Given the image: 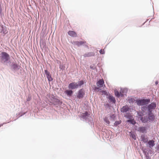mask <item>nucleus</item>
Masks as SVG:
<instances>
[{
    "mask_svg": "<svg viewBox=\"0 0 159 159\" xmlns=\"http://www.w3.org/2000/svg\"><path fill=\"white\" fill-rule=\"evenodd\" d=\"M85 80H81L77 82H72L69 84L68 88L72 90L80 88L84 84Z\"/></svg>",
    "mask_w": 159,
    "mask_h": 159,
    "instance_id": "nucleus-1",
    "label": "nucleus"
},
{
    "mask_svg": "<svg viewBox=\"0 0 159 159\" xmlns=\"http://www.w3.org/2000/svg\"><path fill=\"white\" fill-rule=\"evenodd\" d=\"M0 60L2 63H7L6 65L7 66L8 64L11 63L10 55L5 52H3L1 53Z\"/></svg>",
    "mask_w": 159,
    "mask_h": 159,
    "instance_id": "nucleus-2",
    "label": "nucleus"
},
{
    "mask_svg": "<svg viewBox=\"0 0 159 159\" xmlns=\"http://www.w3.org/2000/svg\"><path fill=\"white\" fill-rule=\"evenodd\" d=\"M141 111L139 110L137 111V116H136V117L140 120L142 123H143L145 117L144 115H146L147 113L145 112L146 110L143 107H141Z\"/></svg>",
    "mask_w": 159,
    "mask_h": 159,
    "instance_id": "nucleus-3",
    "label": "nucleus"
},
{
    "mask_svg": "<svg viewBox=\"0 0 159 159\" xmlns=\"http://www.w3.org/2000/svg\"><path fill=\"white\" fill-rule=\"evenodd\" d=\"M147 116H145L143 123H147L153 121L155 119V116L152 111H148Z\"/></svg>",
    "mask_w": 159,
    "mask_h": 159,
    "instance_id": "nucleus-4",
    "label": "nucleus"
},
{
    "mask_svg": "<svg viewBox=\"0 0 159 159\" xmlns=\"http://www.w3.org/2000/svg\"><path fill=\"white\" fill-rule=\"evenodd\" d=\"M137 104L139 106L143 107L150 102V98H143L141 99H137Z\"/></svg>",
    "mask_w": 159,
    "mask_h": 159,
    "instance_id": "nucleus-5",
    "label": "nucleus"
},
{
    "mask_svg": "<svg viewBox=\"0 0 159 159\" xmlns=\"http://www.w3.org/2000/svg\"><path fill=\"white\" fill-rule=\"evenodd\" d=\"M85 95V91L83 88L79 89L76 94L75 98L80 99L83 98Z\"/></svg>",
    "mask_w": 159,
    "mask_h": 159,
    "instance_id": "nucleus-6",
    "label": "nucleus"
},
{
    "mask_svg": "<svg viewBox=\"0 0 159 159\" xmlns=\"http://www.w3.org/2000/svg\"><path fill=\"white\" fill-rule=\"evenodd\" d=\"M11 64H9V66L11 70L14 72L18 70L21 67V66L18 64L14 61L11 62Z\"/></svg>",
    "mask_w": 159,
    "mask_h": 159,
    "instance_id": "nucleus-7",
    "label": "nucleus"
},
{
    "mask_svg": "<svg viewBox=\"0 0 159 159\" xmlns=\"http://www.w3.org/2000/svg\"><path fill=\"white\" fill-rule=\"evenodd\" d=\"M146 111H152L156 107V104L155 102H151L149 104H147L143 106Z\"/></svg>",
    "mask_w": 159,
    "mask_h": 159,
    "instance_id": "nucleus-8",
    "label": "nucleus"
},
{
    "mask_svg": "<svg viewBox=\"0 0 159 159\" xmlns=\"http://www.w3.org/2000/svg\"><path fill=\"white\" fill-rule=\"evenodd\" d=\"M50 98L52 101V103L54 105H62V102L59 99L55 98L53 94H52L50 97Z\"/></svg>",
    "mask_w": 159,
    "mask_h": 159,
    "instance_id": "nucleus-9",
    "label": "nucleus"
},
{
    "mask_svg": "<svg viewBox=\"0 0 159 159\" xmlns=\"http://www.w3.org/2000/svg\"><path fill=\"white\" fill-rule=\"evenodd\" d=\"M150 127V125L148 124L147 125L145 126H140L138 128V131L142 133H147L148 128Z\"/></svg>",
    "mask_w": 159,
    "mask_h": 159,
    "instance_id": "nucleus-10",
    "label": "nucleus"
},
{
    "mask_svg": "<svg viewBox=\"0 0 159 159\" xmlns=\"http://www.w3.org/2000/svg\"><path fill=\"white\" fill-rule=\"evenodd\" d=\"M86 122L88 123L90 127L93 128L94 127V124L93 118L90 116L85 120Z\"/></svg>",
    "mask_w": 159,
    "mask_h": 159,
    "instance_id": "nucleus-11",
    "label": "nucleus"
},
{
    "mask_svg": "<svg viewBox=\"0 0 159 159\" xmlns=\"http://www.w3.org/2000/svg\"><path fill=\"white\" fill-rule=\"evenodd\" d=\"M44 73L46 76L48 81L49 82H51L53 80V78L51 76L50 72L48 71L47 69L45 70Z\"/></svg>",
    "mask_w": 159,
    "mask_h": 159,
    "instance_id": "nucleus-12",
    "label": "nucleus"
},
{
    "mask_svg": "<svg viewBox=\"0 0 159 159\" xmlns=\"http://www.w3.org/2000/svg\"><path fill=\"white\" fill-rule=\"evenodd\" d=\"M130 109L129 107L128 106L126 105L125 106H123L120 109V112L122 113H127L128 111H129Z\"/></svg>",
    "mask_w": 159,
    "mask_h": 159,
    "instance_id": "nucleus-13",
    "label": "nucleus"
},
{
    "mask_svg": "<svg viewBox=\"0 0 159 159\" xmlns=\"http://www.w3.org/2000/svg\"><path fill=\"white\" fill-rule=\"evenodd\" d=\"M86 43V42L85 41H73V42H71V43L72 44L77 46L78 47H80L83 44Z\"/></svg>",
    "mask_w": 159,
    "mask_h": 159,
    "instance_id": "nucleus-14",
    "label": "nucleus"
},
{
    "mask_svg": "<svg viewBox=\"0 0 159 159\" xmlns=\"http://www.w3.org/2000/svg\"><path fill=\"white\" fill-rule=\"evenodd\" d=\"M67 97H71L74 93V91L71 89H66L64 92Z\"/></svg>",
    "mask_w": 159,
    "mask_h": 159,
    "instance_id": "nucleus-15",
    "label": "nucleus"
},
{
    "mask_svg": "<svg viewBox=\"0 0 159 159\" xmlns=\"http://www.w3.org/2000/svg\"><path fill=\"white\" fill-rule=\"evenodd\" d=\"M90 115V114L87 111H85L84 113H82L81 115V118L86 120Z\"/></svg>",
    "mask_w": 159,
    "mask_h": 159,
    "instance_id": "nucleus-16",
    "label": "nucleus"
},
{
    "mask_svg": "<svg viewBox=\"0 0 159 159\" xmlns=\"http://www.w3.org/2000/svg\"><path fill=\"white\" fill-rule=\"evenodd\" d=\"M0 27L1 30L0 33H2L4 34H5L7 33L8 31L7 30V28L6 26L2 25H0Z\"/></svg>",
    "mask_w": 159,
    "mask_h": 159,
    "instance_id": "nucleus-17",
    "label": "nucleus"
},
{
    "mask_svg": "<svg viewBox=\"0 0 159 159\" xmlns=\"http://www.w3.org/2000/svg\"><path fill=\"white\" fill-rule=\"evenodd\" d=\"M114 92L115 96L116 97L119 98L120 97H124V95L121 93L120 91L119 92L117 89H115Z\"/></svg>",
    "mask_w": 159,
    "mask_h": 159,
    "instance_id": "nucleus-18",
    "label": "nucleus"
},
{
    "mask_svg": "<svg viewBox=\"0 0 159 159\" xmlns=\"http://www.w3.org/2000/svg\"><path fill=\"white\" fill-rule=\"evenodd\" d=\"M67 34L69 35L72 37H77V34L76 32L74 31L69 30Z\"/></svg>",
    "mask_w": 159,
    "mask_h": 159,
    "instance_id": "nucleus-19",
    "label": "nucleus"
},
{
    "mask_svg": "<svg viewBox=\"0 0 159 159\" xmlns=\"http://www.w3.org/2000/svg\"><path fill=\"white\" fill-rule=\"evenodd\" d=\"M107 98L110 101V102H111L112 103H115L116 100L114 97L112 96H111L109 94V96L107 97Z\"/></svg>",
    "mask_w": 159,
    "mask_h": 159,
    "instance_id": "nucleus-20",
    "label": "nucleus"
},
{
    "mask_svg": "<svg viewBox=\"0 0 159 159\" xmlns=\"http://www.w3.org/2000/svg\"><path fill=\"white\" fill-rule=\"evenodd\" d=\"M95 55V53L93 52H90L84 54L83 56L84 57H93Z\"/></svg>",
    "mask_w": 159,
    "mask_h": 159,
    "instance_id": "nucleus-21",
    "label": "nucleus"
},
{
    "mask_svg": "<svg viewBox=\"0 0 159 159\" xmlns=\"http://www.w3.org/2000/svg\"><path fill=\"white\" fill-rule=\"evenodd\" d=\"M104 83V81L103 80H99L96 83L97 86L100 88H102Z\"/></svg>",
    "mask_w": 159,
    "mask_h": 159,
    "instance_id": "nucleus-22",
    "label": "nucleus"
},
{
    "mask_svg": "<svg viewBox=\"0 0 159 159\" xmlns=\"http://www.w3.org/2000/svg\"><path fill=\"white\" fill-rule=\"evenodd\" d=\"M148 146L150 148H152L155 145V141L153 140H149L148 143Z\"/></svg>",
    "mask_w": 159,
    "mask_h": 159,
    "instance_id": "nucleus-23",
    "label": "nucleus"
},
{
    "mask_svg": "<svg viewBox=\"0 0 159 159\" xmlns=\"http://www.w3.org/2000/svg\"><path fill=\"white\" fill-rule=\"evenodd\" d=\"M140 139L141 141L144 143H147L148 141L147 138H145V135L143 134L141 135Z\"/></svg>",
    "mask_w": 159,
    "mask_h": 159,
    "instance_id": "nucleus-24",
    "label": "nucleus"
},
{
    "mask_svg": "<svg viewBox=\"0 0 159 159\" xmlns=\"http://www.w3.org/2000/svg\"><path fill=\"white\" fill-rule=\"evenodd\" d=\"M27 111L23 112V111H21L20 112L16 114L17 119L19 118L21 116L26 114Z\"/></svg>",
    "mask_w": 159,
    "mask_h": 159,
    "instance_id": "nucleus-25",
    "label": "nucleus"
},
{
    "mask_svg": "<svg viewBox=\"0 0 159 159\" xmlns=\"http://www.w3.org/2000/svg\"><path fill=\"white\" fill-rule=\"evenodd\" d=\"M120 92L121 93L123 94L124 95V96L125 95V96H127L126 94L128 92V90L127 88H124L123 89H120Z\"/></svg>",
    "mask_w": 159,
    "mask_h": 159,
    "instance_id": "nucleus-26",
    "label": "nucleus"
},
{
    "mask_svg": "<svg viewBox=\"0 0 159 159\" xmlns=\"http://www.w3.org/2000/svg\"><path fill=\"white\" fill-rule=\"evenodd\" d=\"M124 117L129 120H131L132 118V116L130 114L129 112L126 113V115L124 116Z\"/></svg>",
    "mask_w": 159,
    "mask_h": 159,
    "instance_id": "nucleus-27",
    "label": "nucleus"
},
{
    "mask_svg": "<svg viewBox=\"0 0 159 159\" xmlns=\"http://www.w3.org/2000/svg\"><path fill=\"white\" fill-rule=\"evenodd\" d=\"M126 122L129 123L133 125H135L137 123L136 121L134 119L131 120H128L126 121Z\"/></svg>",
    "mask_w": 159,
    "mask_h": 159,
    "instance_id": "nucleus-28",
    "label": "nucleus"
},
{
    "mask_svg": "<svg viewBox=\"0 0 159 159\" xmlns=\"http://www.w3.org/2000/svg\"><path fill=\"white\" fill-rule=\"evenodd\" d=\"M137 99H135L133 98H130L128 99V102L129 103H133L134 102H135L137 103Z\"/></svg>",
    "mask_w": 159,
    "mask_h": 159,
    "instance_id": "nucleus-29",
    "label": "nucleus"
},
{
    "mask_svg": "<svg viewBox=\"0 0 159 159\" xmlns=\"http://www.w3.org/2000/svg\"><path fill=\"white\" fill-rule=\"evenodd\" d=\"M92 88L94 92H96L97 90L100 91L101 90L100 88L96 87L95 85H94L93 87H92Z\"/></svg>",
    "mask_w": 159,
    "mask_h": 159,
    "instance_id": "nucleus-30",
    "label": "nucleus"
},
{
    "mask_svg": "<svg viewBox=\"0 0 159 159\" xmlns=\"http://www.w3.org/2000/svg\"><path fill=\"white\" fill-rule=\"evenodd\" d=\"M121 122L122 121L121 120L116 121L114 123V125L116 127L120 124L121 123Z\"/></svg>",
    "mask_w": 159,
    "mask_h": 159,
    "instance_id": "nucleus-31",
    "label": "nucleus"
},
{
    "mask_svg": "<svg viewBox=\"0 0 159 159\" xmlns=\"http://www.w3.org/2000/svg\"><path fill=\"white\" fill-rule=\"evenodd\" d=\"M130 136L134 140L136 139V135L133 132L130 133Z\"/></svg>",
    "mask_w": 159,
    "mask_h": 159,
    "instance_id": "nucleus-32",
    "label": "nucleus"
},
{
    "mask_svg": "<svg viewBox=\"0 0 159 159\" xmlns=\"http://www.w3.org/2000/svg\"><path fill=\"white\" fill-rule=\"evenodd\" d=\"M90 68L93 70H96L97 71V67L95 66V65L94 64L90 65Z\"/></svg>",
    "mask_w": 159,
    "mask_h": 159,
    "instance_id": "nucleus-33",
    "label": "nucleus"
},
{
    "mask_svg": "<svg viewBox=\"0 0 159 159\" xmlns=\"http://www.w3.org/2000/svg\"><path fill=\"white\" fill-rule=\"evenodd\" d=\"M65 68V66L64 65L62 64H60L59 65V68H60L61 70H64Z\"/></svg>",
    "mask_w": 159,
    "mask_h": 159,
    "instance_id": "nucleus-34",
    "label": "nucleus"
},
{
    "mask_svg": "<svg viewBox=\"0 0 159 159\" xmlns=\"http://www.w3.org/2000/svg\"><path fill=\"white\" fill-rule=\"evenodd\" d=\"M104 121L107 124H109L110 123V121L109 120L108 118L107 117H105L103 119Z\"/></svg>",
    "mask_w": 159,
    "mask_h": 159,
    "instance_id": "nucleus-35",
    "label": "nucleus"
},
{
    "mask_svg": "<svg viewBox=\"0 0 159 159\" xmlns=\"http://www.w3.org/2000/svg\"><path fill=\"white\" fill-rule=\"evenodd\" d=\"M141 150L143 151V153L144 154L146 155V153L147 152V151H148L147 148H144L143 147L141 148Z\"/></svg>",
    "mask_w": 159,
    "mask_h": 159,
    "instance_id": "nucleus-36",
    "label": "nucleus"
},
{
    "mask_svg": "<svg viewBox=\"0 0 159 159\" xmlns=\"http://www.w3.org/2000/svg\"><path fill=\"white\" fill-rule=\"evenodd\" d=\"M100 92L102 93L103 94H104L105 95H108V94L107 91L105 90H102L100 91Z\"/></svg>",
    "mask_w": 159,
    "mask_h": 159,
    "instance_id": "nucleus-37",
    "label": "nucleus"
},
{
    "mask_svg": "<svg viewBox=\"0 0 159 159\" xmlns=\"http://www.w3.org/2000/svg\"><path fill=\"white\" fill-rule=\"evenodd\" d=\"M110 119H113V120H115V119L116 118V116L115 115V114H112L111 115H110Z\"/></svg>",
    "mask_w": 159,
    "mask_h": 159,
    "instance_id": "nucleus-38",
    "label": "nucleus"
},
{
    "mask_svg": "<svg viewBox=\"0 0 159 159\" xmlns=\"http://www.w3.org/2000/svg\"><path fill=\"white\" fill-rule=\"evenodd\" d=\"M99 52L101 54H105V52L104 50L101 49L100 50Z\"/></svg>",
    "mask_w": 159,
    "mask_h": 159,
    "instance_id": "nucleus-39",
    "label": "nucleus"
},
{
    "mask_svg": "<svg viewBox=\"0 0 159 159\" xmlns=\"http://www.w3.org/2000/svg\"><path fill=\"white\" fill-rule=\"evenodd\" d=\"M31 99V97L30 96H28L27 98L26 99V102H29L30 101Z\"/></svg>",
    "mask_w": 159,
    "mask_h": 159,
    "instance_id": "nucleus-40",
    "label": "nucleus"
},
{
    "mask_svg": "<svg viewBox=\"0 0 159 159\" xmlns=\"http://www.w3.org/2000/svg\"><path fill=\"white\" fill-rule=\"evenodd\" d=\"M147 151H148L149 153H150V154L152 153L153 154V153L154 152L153 151H152V150L148 148H147Z\"/></svg>",
    "mask_w": 159,
    "mask_h": 159,
    "instance_id": "nucleus-41",
    "label": "nucleus"
},
{
    "mask_svg": "<svg viewBox=\"0 0 159 159\" xmlns=\"http://www.w3.org/2000/svg\"><path fill=\"white\" fill-rule=\"evenodd\" d=\"M104 106L107 108H110L111 107V105L109 103H106L104 104Z\"/></svg>",
    "mask_w": 159,
    "mask_h": 159,
    "instance_id": "nucleus-42",
    "label": "nucleus"
},
{
    "mask_svg": "<svg viewBox=\"0 0 159 159\" xmlns=\"http://www.w3.org/2000/svg\"><path fill=\"white\" fill-rule=\"evenodd\" d=\"M10 122H11V121H9V122H7V123L4 122V123H3L1 124H0V127H1L2 126H3V125L5 124H7V123H10Z\"/></svg>",
    "mask_w": 159,
    "mask_h": 159,
    "instance_id": "nucleus-43",
    "label": "nucleus"
},
{
    "mask_svg": "<svg viewBox=\"0 0 159 159\" xmlns=\"http://www.w3.org/2000/svg\"><path fill=\"white\" fill-rule=\"evenodd\" d=\"M145 156V157H147V156H149V152H146V155H144Z\"/></svg>",
    "mask_w": 159,
    "mask_h": 159,
    "instance_id": "nucleus-44",
    "label": "nucleus"
},
{
    "mask_svg": "<svg viewBox=\"0 0 159 159\" xmlns=\"http://www.w3.org/2000/svg\"><path fill=\"white\" fill-rule=\"evenodd\" d=\"M41 44H42L43 46H45V43H44L43 42V41H42L41 43V42H40V45H41Z\"/></svg>",
    "mask_w": 159,
    "mask_h": 159,
    "instance_id": "nucleus-45",
    "label": "nucleus"
},
{
    "mask_svg": "<svg viewBox=\"0 0 159 159\" xmlns=\"http://www.w3.org/2000/svg\"><path fill=\"white\" fill-rule=\"evenodd\" d=\"M158 81H156L155 82V84L156 85H157L158 84Z\"/></svg>",
    "mask_w": 159,
    "mask_h": 159,
    "instance_id": "nucleus-46",
    "label": "nucleus"
},
{
    "mask_svg": "<svg viewBox=\"0 0 159 159\" xmlns=\"http://www.w3.org/2000/svg\"><path fill=\"white\" fill-rule=\"evenodd\" d=\"M146 159H151L149 156H147V157H146Z\"/></svg>",
    "mask_w": 159,
    "mask_h": 159,
    "instance_id": "nucleus-47",
    "label": "nucleus"
},
{
    "mask_svg": "<svg viewBox=\"0 0 159 159\" xmlns=\"http://www.w3.org/2000/svg\"><path fill=\"white\" fill-rule=\"evenodd\" d=\"M157 149L159 151V144L157 146Z\"/></svg>",
    "mask_w": 159,
    "mask_h": 159,
    "instance_id": "nucleus-48",
    "label": "nucleus"
},
{
    "mask_svg": "<svg viewBox=\"0 0 159 159\" xmlns=\"http://www.w3.org/2000/svg\"><path fill=\"white\" fill-rule=\"evenodd\" d=\"M85 47H86V48H89V47L88 46V45H85Z\"/></svg>",
    "mask_w": 159,
    "mask_h": 159,
    "instance_id": "nucleus-49",
    "label": "nucleus"
},
{
    "mask_svg": "<svg viewBox=\"0 0 159 159\" xmlns=\"http://www.w3.org/2000/svg\"><path fill=\"white\" fill-rule=\"evenodd\" d=\"M146 21H145V22H144V23L142 24V25L140 27L142 26V25H144V24L145 23V22H146Z\"/></svg>",
    "mask_w": 159,
    "mask_h": 159,
    "instance_id": "nucleus-50",
    "label": "nucleus"
}]
</instances>
